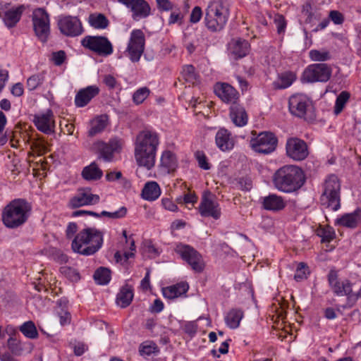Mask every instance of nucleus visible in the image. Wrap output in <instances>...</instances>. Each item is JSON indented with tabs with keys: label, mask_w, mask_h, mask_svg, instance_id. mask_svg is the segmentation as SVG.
<instances>
[{
	"label": "nucleus",
	"mask_w": 361,
	"mask_h": 361,
	"mask_svg": "<svg viewBox=\"0 0 361 361\" xmlns=\"http://www.w3.org/2000/svg\"><path fill=\"white\" fill-rule=\"evenodd\" d=\"M24 9L25 8L23 6H20L16 8L7 11L4 17V21L6 25L8 27H14L20 20Z\"/></svg>",
	"instance_id": "34"
},
{
	"label": "nucleus",
	"mask_w": 361,
	"mask_h": 361,
	"mask_svg": "<svg viewBox=\"0 0 361 361\" xmlns=\"http://www.w3.org/2000/svg\"><path fill=\"white\" fill-rule=\"evenodd\" d=\"M250 45L246 40L236 39L230 44V53L235 59H240L245 56L249 51Z\"/></svg>",
	"instance_id": "28"
},
{
	"label": "nucleus",
	"mask_w": 361,
	"mask_h": 361,
	"mask_svg": "<svg viewBox=\"0 0 361 361\" xmlns=\"http://www.w3.org/2000/svg\"><path fill=\"white\" fill-rule=\"evenodd\" d=\"M276 137L270 132H262L250 140L251 148L256 152L268 154L273 152L277 146Z\"/></svg>",
	"instance_id": "11"
},
{
	"label": "nucleus",
	"mask_w": 361,
	"mask_h": 361,
	"mask_svg": "<svg viewBox=\"0 0 361 361\" xmlns=\"http://www.w3.org/2000/svg\"><path fill=\"white\" fill-rule=\"evenodd\" d=\"M159 144L158 134L150 130H142L136 137L135 159L137 165L148 170L155 165L156 153Z\"/></svg>",
	"instance_id": "1"
},
{
	"label": "nucleus",
	"mask_w": 361,
	"mask_h": 361,
	"mask_svg": "<svg viewBox=\"0 0 361 361\" xmlns=\"http://www.w3.org/2000/svg\"><path fill=\"white\" fill-rule=\"evenodd\" d=\"M32 23L36 35L42 42H46L49 34V16L43 8H38L32 12Z\"/></svg>",
	"instance_id": "13"
},
{
	"label": "nucleus",
	"mask_w": 361,
	"mask_h": 361,
	"mask_svg": "<svg viewBox=\"0 0 361 361\" xmlns=\"http://www.w3.org/2000/svg\"><path fill=\"white\" fill-rule=\"evenodd\" d=\"M229 115L233 123L238 127H243L247 123V114L245 108L238 103H234L230 106Z\"/></svg>",
	"instance_id": "24"
},
{
	"label": "nucleus",
	"mask_w": 361,
	"mask_h": 361,
	"mask_svg": "<svg viewBox=\"0 0 361 361\" xmlns=\"http://www.w3.org/2000/svg\"><path fill=\"white\" fill-rule=\"evenodd\" d=\"M178 161L174 153L169 150L164 151L161 157L160 170L164 173H170L176 171Z\"/></svg>",
	"instance_id": "26"
},
{
	"label": "nucleus",
	"mask_w": 361,
	"mask_h": 361,
	"mask_svg": "<svg viewBox=\"0 0 361 361\" xmlns=\"http://www.w3.org/2000/svg\"><path fill=\"white\" fill-rule=\"evenodd\" d=\"M104 82L111 89L114 88L117 83L116 78L111 75H106L104 76Z\"/></svg>",
	"instance_id": "63"
},
{
	"label": "nucleus",
	"mask_w": 361,
	"mask_h": 361,
	"mask_svg": "<svg viewBox=\"0 0 361 361\" xmlns=\"http://www.w3.org/2000/svg\"><path fill=\"white\" fill-rule=\"evenodd\" d=\"M228 17V4L223 0H214L205 10V25L212 32L221 31L226 25Z\"/></svg>",
	"instance_id": "5"
},
{
	"label": "nucleus",
	"mask_w": 361,
	"mask_h": 361,
	"mask_svg": "<svg viewBox=\"0 0 361 361\" xmlns=\"http://www.w3.org/2000/svg\"><path fill=\"white\" fill-rule=\"evenodd\" d=\"M94 279L100 285H106L111 280V271L106 267H99L94 274Z\"/></svg>",
	"instance_id": "39"
},
{
	"label": "nucleus",
	"mask_w": 361,
	"mask_h": 361,
	"mask_svg": "<svg viewBox=\"0 0 361 361\" xmlns=\"http://www.w3.org/2000/svg\"><path fill=\"white\" fill-rule=\"evenodd\" d=\"M288 109L290 113L298 118L307 121L315 118L314 107L312 101L304 94H295L289 97Z\"/></svg>",
	"instance_id": "7"
},
{
	"label": "nucleus",
	"mask_w": 361,
	"mask_h": 361,
	"mask_svg": "<svg viewBox=\"0 0 361 361\" xmlns=\"http://www.w3.org/2000/svg\"><path fill=\"white\" fill-rule=\"evenodd\" d=\"M183 74L187 81L194 82L196 80L195 68L192 65H187L183 67Z\"/></svg>",
	"instance_id": "51"
},
{
	"label": "nucleus",
	"mask_w": 361,
	"mask_h": 361,
	"mask_svg": "<svg viewBox=\"0 0 361 361\" xmlns=\"http://www.w3.org/2000/svg\"><path fill=\"white\" fill-rule=\"evenodd\" d=\"M198 209L202 217H212L216 220L221 217V212L219 204L209 197L202 198Z\"/></svg>",
	"instance_id": "20"
},
{
	"label": "nucleus",
	"mask_w": 361,
	"mask_h": 361,
	"mask_svg": "<svg viewBox=\"0 0 361 361\" xmlns=\"http://www.w3.org/2000/svg\"><path fill=\"white\" fill-rule=\"evenodd\" d=\"M108 116L106 115H101L96 117L91 121V128L88 134L92 137L102 132L107 126Z\"/></svg>",
	"instance_id": "36"
},
{
	"label": "nucleus",
	"mask_w": 361,
	"mask_h": 361,
	"mask_svg": "<svg viewBox=\"0 0 361 361\" xmlns=\"http://www.w3.org/2000/svg\"><path fill=\"white\" fill-rule=\"evenodd\" d=\"M361 221V209L357 208L352 213L343 214L337 219V224L348 228H355Z\"/></svg>",
	"instance_id": "29"
},
{
	"label": "nucleus",
	"mask_w": 361,
	"mask_h": 361,
	"mask_svg": "<svg viewBox=\"0 0 361 361\" xmlns=\"http://www.w3.org/2000/svg\"><path fill=\"white\" fill-rule=\"evenodd\" d=\"M296 80V75L293 72L286 71L279 75L277 80L274 81V89H286L290 87Z\"/></svg>",
	"instance_id": "33"
},
{
	"label": "nucleus",
	"mask_w": 361,
	"mask_h": 361,
	"mask_svg": "<svg viewBox=\"0 0 361 361\" xmlns=\"http://www.w3.org/2000/svg\"><path fill=\"white\" fill-rule=\"evenodd\" d=\"M149 94V90L146 87H141L136 90L133 95V102L136 104H142Z\"/></svg>",
	"instance_id": "47"
},
{
	"label": "nucleus",
	"mask_w": 361,
	"mask_h": 361,
	"mask_svg": "<svg viewBox=\"0 0 361 361\" xmlns=\"http://www.w3.org/2000/svg\"><path fill=\"white\" fill-rule=\"evenodd\" d=\"M350 97V94L347 91H343L338 95L334 111L336 115H338L343 111Z\"/></svg>",
	"instance_id": "41"
},
{
	"label": "nucleus",
	"mask_w": 361,
	"mask_h": 361,
	"mask_svg": "<svg viewBox=\"0 0 361 361\" xmlns=\"http://www.w3.org/2000/svg\"><path fill=\"white\" fill-rule=\"evenodd\" d=\"M273 184L279 190L290 193L300 189L305 182L303 171L294 165H286L276 171Z\"/></svg>",
	"instance_id": "2"
},
{
	"label": "nucleus",
	"mask_w": 361,
	"mask_h": 361,
	"mask_svg": "<svg viewBox=\"0 0 361 361\" xmlns=\"http://www.w3.org/2000/svg\"><path fill=\"white\" fill-rule=\"evenodd\" d=\"M11 92L15 97L22 96L24 92L23 84L20 82H17L13 85L11 87Z\"/></svg>",
	"instance_id": "58"
},
{
	"label": "nucleus",
	"mask_w": 361,
	"mask_h": 361,
	"mask_svg": "<svg viewBox=\"0 0 361 361\" xmlns=\"http://www.w3.org/2000/svg\"><path fill=\"white\" fill-rule=\"evenodd\" d=\"M189 286L187 283L181 282L173 286H168L162 289L163 295L168 299H174L185 293L188 290Z\"/></svg>",
	"instance_id": "30"
},
{
	"label": "nucleus",
	"mask_w": 361,
	"mask_h": 361,
	"mask_svg": "<svg viewBox=\"0 0 361 361\" xmlns=\"http://www.w3.org/2000/svg\"><path fill=\"white\" fill-rule=\"evenodd\" d=\"M89 23L96 29H105L109 25V20L102 13H92L89 16Z\"/></svg>",
	"instance_id": "38"
},
{
	"label": "nucleus",
	"mask_w": 361,
	"mask_h": 361,
	"mask_svg": "<svg viewBox=\"0 0 361 361\" xmlns=\"http://www.w3.org/2000/svg\"><path fill=\"white\" fill-rule=\"evenodd\" d=\"M317 235L322 238V243L330 242L335 237L334 231L331 228L319 227L317 229Z\"/></svg>",
	"instance_id": "44"
},
{
	"label": "nucleus",
	"mask_w": 361,
	"mask_h": 361,
	"mask_svg": "<svg viewBox=\"0 0 361 361\" xmlns=\"http://www.w3.org/2000/svg\"><path fill=\"white\" fill-rule=\"evenodd\" d=\"M127 8L131 13V18L135 21L147 18L151 14V7L145 0H135Z\"/></svg>",
	"instance_id": "22"
},
{
	"label": "nucleus",
	"mask_w": 361,
	"mask_h": 361,
	"mask_svg": "<svg viewBox=\"0 0 361 361\" xmlns=\"http://www.w3.org/2000/svg\"><path fill=\"white\" fill-rule=\"evenodd\" d=\"M65 58L66 54L63 51L54 52L52 54V59L56 66L61 65L63 63Z\"/></svg>",
	"instance_id": "56"
},
{
	"label": "nucleus",
	"mask_w": 361,
	"mask_h": 361,
	"mask_svg": "<svg viewBox=\"0 0 361 361\" xmlns=\"http://www.w3.org/2000/svg\"><path fill=\"white\" fill-rule=\"evenodd\" d=\"M321 204L333 211L341 207V182L338 178L331 174L325 179L320 197Z\"/></svg>",
	"instance_id": "6"
},
{
	"label": "nucleus",
	"mask_w": 361,
	"mask_h": 361,
	"mask_svg": "<svg viewBox=\"0 0 361 361\" xmlns=\"http://www.w3.org/2000/svg\"><path fill=\"white\" fill-rule=\"evenodd\" d=\"M20 331L25 336L31 339L36 338L38 336L36 326L32 321L23 323L20 327Z\"/></svg>",
	"instance_id": "40"
},
{
	"label": "nucleus",
	"mask_w": 361,
	"mask_h": 361,
	"mask_svg": "<svg viewBox=\"0 0 361 361\" xmlns=\"http://www.w3.org/2000/svg\"><path fill=\"white\" fill-rule=\"evenodd\" d=\"M8 348L12 354L19 356L22 354L23 348L21 343L13 337H10L8 339Z\"/></svg>",
	"instance_id": "45"
},
{
	"label": "nucleus",
	"mask_w": 361,
	"mask_h": 361,
	"mask_svg": "<svg viewBox=\"0 0 361 361\" xmlns=\"http://www.w3.org/2000/svg\"><path fill=\"white\" fill-rule=\"evenodd\" d=\"M238 184L243 190L248 191L252 187V180L249 178H242L239 180Z\"/></svg>",
	"instance_id": "59"
},
{
	"label": "nucleus",
	"mask_w": 361,
	"mask_h": 361,
	"mask_svg": "<svg viewBox=\"0 0 361 361\" xmlns=\"http://www.w3.org/2000/svg\"><path fill=\"white\" fill-rule=\"evenodd\" d=\"M82 45L99 56H107L114 51L111 42L104 36H86L81 41Z\"/></svg>",
	"instance_id": "12"
},
{
	"label": "nucleus",
	"mask_w": 361,
	"mask_h": 361,
	"mask_svg": "<svg viewBox=\"0 0 361 361\" xmlns=\"http://www.w3.org/2000/svg\"><path fill=\"white\" fill-rule=\"evenodd\" d=\"M31 210L30 204L23 199H16L8 204L1 214L4 224L9 228H16L26 222Z\"/></svg>",
	"instance_id": "4"
},
{
	"label": "nucleus",
	"mask_w": 361,
	"mask_h": 361,
	"mask_svg": "<svg viewBox=\"0 0 361 361\" xmlns=\"http://www.w3.org/2000/svg\"><path fill=\"white\" fill-rule=\"evenodd\" d=\"M145 37L141 30H133L124 52L133 63L138 62L145 51Z\"/></svg>",
	"instance_id": "10"
},
{
	"label": "nucleus",
	"mask_w": 361,
	"mask_h": 361,
	"mask_svg": "<svg viewBox=\"0 0 361 361\" xmlns=\"http://www.w3.org/2000/svg\"><path fill=\"white\" fill-rule=\"evenodd\" d=\"M328 281L333 292L338 296H347L350 300H357L360 296V289L353 292V283L348 279L339 280L337 272L331 270L328 274Z\"/></svg>",
	"instance_id": "9"
},
{
	"label": "nucleus",
	"mask_w": 361,
	"mask_h": 361,
	"mask_svg": "<svg viewBox=\"0 0 361 361\" xmlns=\"http://www.w3.org/2000/svg\"><path fill=\"white\" fill-rule=\"evenodd\" d=\"M332 70L326 63H314L310 65L303 73V79L308 82L328 81L331 75Z\"/></svg>",
	"instance_id": "14"
},
{
	"label": "nucleus",
	"mask_w": 361,
	"mask_h": 361,
	"mask_svg": "<svg viewBox=\"0 0 361 361\" xmlns=\"http://www.w3.org/2000/svg\"><path fill=\"white\" fill-rule=\"evenodd\" d=\"M161 202H162L163 207L167 210H169L171 212H176L178 209L177 205L168 198L162 199Z\"/></svg>",
	"instance_id": "60"
},
{
	"label": "nucleus",
	"mask_w": 361,
	"mask_h": 361,
	"mask_svg": "<svg viewBox=\"0 0 361 361\" xmlns=\"http://www.w3.org/2000/svg\"><path fill=\"white\" fill-rule=\"evenodd\" d=\"M78 229L77 224L75 223H69L66 228V235L68 238H72L76 233Z\"/></svg>",
	"instance_id": "64"
},
{
	"label": "nucleus",
	"mask_w": 361,
	"mask_h": 361,
	"mask_svg": "<svg viewBox=\"0 0 361 361\" xmlns=\"http://www.w3.org/2000/svg\"><path fill=\"white\" fill-rule=\"evenodd\" d=\"M102 171L93 162L85 167L82 171V177L87 180H98L102 176Z\"/></svg>",
	"instance_id": "37"
},
{
	"label": "nucleus",
	"mask_w": 361,
	"mask_h": 361,
	"mask_svg": "<svg viewBox=\"0 0 361 361\" xmlns=\"http://www.w3.org/2000/svg\"><path fill=\"white\" fill-rule=\"evenodd\" d=\"M58 25L61 33L69 37L80 35L83 31L81 22L77 17H62L59 20Z\"/></svg>",
	"instance_id": "17"
},
{
	"label": "nucleus",
	"mask_w": 361,
	"mask_h": 361,
	"mask_svg": "<svg viewBox=\"0 0 361 361\" xmlns=\"http://www.w3.org/2000/svg\"><path fill=\"white\" fill-rule=\"evenodd\" d=\"M158 8L163 11H169L173 8V5L169 0H157Z\"/></svg>",
	"instance_id": "61"
},
{
	"label": "nucleus",
	"mask_w": 361,
	"mask_h": 361,
	"mask_svg": "<svg viewBox=\"0 0 361 361\" xmlns=\"http://www.w3.org/2000/svg\"><path fill=\"white\" fill-rule=\"evenodd\" d=\"M262 206L266 210L278 212L286 207V202L276 194H270L262 198Z\"/></svg>",
	"instance_id": "27"
},
{
	"label": "nucleus",
	"mask_w": 361,
	"mask_h": 361,
	"mask_svg": "<svg viewBox=\"0 0 361 361\" xmlns=\"http://www.w3.org/2000/svg\"><path fill=\"white\" fill-rule=\"evenodd\" d=\"M243 315V312L241 310L236 308L231 309L225 316V322L230 329H237L240 325Z\"/></svg>",
	"instance_id": "35"
},
{
	"label": "nucleus",
	"mask_w": 361,
	"mask_h": 361,
	"mask_svg": "<svg viewBox=\"0 0 361 361\" xmlns=\"http://www.w3.org/2000/svg\"><path fill=\"white\" fill-rule=\"evenodd\" d=\"M196 159L198 161L199 166L204 170H209L210 165L207 162V159L202 152H197L195 154Z\"/></svg>",
	"instance_id": "52"
},
{
	"label": "nucleus",
	"mask_w": 361,
	"mask_h": 361,
	"mask_svg": "<svg viewBox=\"0 0 361 361\" xmlns=\"http://www.w3.org/2000/svg\"><path fill=\"white\" fill-rule=\"evenodd\" d=\"M133 289L129 285L123 286L116 295V304L122 308L130 305L133 298Z\"/></svg>",
	"instance_id": "31"
},
{
	"label": "nucleus",
	"mask_w": 361,
	"mask_h": 361,
	"mask_svg": "<svg viewBox=\"0 0 361 361\" xmlns=\"http://www.w3.org/2000/svg\"><path fill=\"white\" fill-rule=\"evenodd\" d=\"M202 12L200 6H195L190 14V22L196 23L199 22L202 18Z\"/></svg>",
	"instance_id": "54"
},
{
	"label": "nucleus",
	"mask_w": 361,
	"mask_h": 361,
	"mask_svg": "<svg viewBox=\"0 0 361 361\" xmlns=\"http://www.w3.org/2000/svg\"><path fill=\"white\" fill-rule=\"evenodd\" d=\"M174 250L193 271L200 273L204 270V262L202 256L192 246L179 243L176 244Z\"/></svg>",
	"instance_id": "8"
},
{
	"label": "nucleus",
	"mask_w": 361,
	"mask_h": 361,
	"mask_svg": "<svg viewBox=\"0 0 361 361\" xmlns=\"http://www.w3.org/2000/svg\"><path fill=\"white\" fill-rule=\"evenodd\" d=\"M53 117L52 111L48 109L44 114L35 115L33 121L39 131L49 135L54 132L55 124Z\"/></svg>",
	"instance_id": "19"
},
{
	"label": "nucleus",
	"mask_w": 361,
	"mask_h": 361,
	"mask_svg": "<svg viewBox=\"0 0 361 361\" xmlns=\"http://www.w3.org/2000/svg\"><path fill=\"white\" fill-rule=\"evenodd\" d=\"M307 270L308 268L305 263H299L294 275L295 280L299 281L306 279L307 274H309Z\"/></svg>",
	"instance_id": "48"
},
{
	"label": "nucleus",
	"mask_w": 361,
	"mask_h": 361,
	"mask_svg": "<svg viewBox=\"0 0 361 361\" xmlns=\"http://www.w3.org/2000/svg\"><path fill=\"white\" fill-rule=\"evenodd\" d=\"M99 89L95 85L88 86L86 88L80 90L75 98V104L78 107L86 106L92 98L97 95Z\"/></svg>",
	"instance_id": "25"
},
{
	"label": "nucleus",
	"mask_w": 361,
	"mask_h": 361,
	"mask_svg": "<svg viewBox=\"0 0 361 361\" xmlns=\"http://www.w3.org/2000/svg\"><path fill=\"white\" fill-rule=\"evenodd\" d=\"M60 272L61 274H63L65 277L71 281H78L80 279V274L78 271L70 267L64 266L61 267L60 268Z\"/></svg>",
	"instance_id": "46"
},
{
	"label": "nucleus",
	"mask_w": 361,
	"mask_h": 361,
	"mask_svg": "<svg viewBox=\"0 0 361 361\" xmlns=\"http://www.w3.org/2000/svg\"><path fill=\"white\" fill-rule=\"evenodd\" d=\"M44 76L43 73L32 75L27 80V87L30 91L35 90L44 82Z\"/></svg>",
	"instance_id": "42"
},
{
	"label": "nucleus",
	"mask_w": 361,
	"mask_h": 361,
	"mask_svg": "<svg viewBox=\"0 0 361 361\" xmlns=\"http://www.w3.org/2000/svg\"><path fill=\"white\" fill-rule=\"evenodd\" d=\"M215 94L225 103L233 104L239 99L238 91L228 83H217L214 87Z\"/></svg>",
	"instance_id": "21"
},
{
	"label": "nucleus",
	"mask_w": 361,
	"mask_h": 361,
	"mask_svg": "<svg viewBox=\"0 0 361 361\" xmlns=\"http://www.w3.org/2000/svg\"><path fill=\"white\" fill-rule=\"evenodd\" d=\"M87 349V345L82 342H78L73 345L74 354L76 356L82 355Z\"/></svg>",
	"instance_id": "55"
},
{
	"label": "nucleus",
	"mask_w": 361,
	"mask_h": 361,
	"mask_svg": "<svg viewBox=\"0 0 361 361\" xmlns=\"http://www.w3.org/2000/svg\"><path fill=\"white\" fill-rule=\"evenodd\" d=\"M157 345L154 343H144L140 345L139 352L141 355H150L155 353Z\"/></svg>",
	"instance_id": "49"
},
{
	"label": "nucleus",
	"mask_w": 361,
	"mask_h": 361,
	"mask_svg": "<svg viewBox=\"0 0 361 361\" xmlns=\"http://www.w3.org/2000/svg\"><path fill=\"white\" fill-rule=\"evenodd\" d=\"M275 23L276 25L278 33L281 34L285 31L286 27V21L283 16H277V17L275 18Z\"/></svg>",
	"instance_id": "53"
},
{
	"label": "nucleus",
	"mask_w": 361,
	"mask_h": 361,
	"mask_svg": "<svg viewBox=\"0 0 361 361\" xmlns=\"http://www.w3.org/2000/svg\"><path fill=\"white\" fill-rule=\"evenodd\" d=\"M215 142L218 148L223 152L231 150L235 145L231 133L226 128H220L217 131Z\"/></svg>",
	"instance_id": "23"
},
{
	"label": "nucleus",
	"mask_w": 361,
	"mask_h": 361,
	"mask_svg": "<svg viewBox=\"0 0 361 361\" xmlns=\"http://www.w3.org/2000/svg\"><path fill=\"white\" fill-rule=\"evenodd\" d=\"M309 56L313 61H325L331 59L330 53L326 50L312 49L310 51Z\"/></svg>",
	"instance_id": "43"
},
{
	"label": "nucleus",
	"mask_w": 361,
	"mask_h": 361,
	"mask_svg": "<svg viewBox=\"0 0 361 361\" xmlns=\"http://www.w3.org/2000/svg\"><path fill=\"white\" fill-rule=\"evenodd\" d=\"M164 309V303L159 299H156L154 301V303L150 307V311L152 312L159 313L161 312Z\"/></svg>",
	"instance_id": "62"
},
{
	"label": "nucleus",
	"mask_w": 361,
	"mask_h": 361,
	"mask_svg": "<svg viewBox=\"0 0 361 361\" xmlns=\"http://www.w3.org/2000/svg\"><path fill=\"white\" fill-rule=\"evenodd\" d=\"M99 200V196L92 194L90 188H82L70 199L68 205L71 209H75L85 205L96 204Z\"/></svg>",
	"instance_id": "15"
},
{
	"label": "nucleus",
	"mask_w": 361,
	"mask_h": 361,
	"mask_svg": "<svg viewBox=\"0 0 361 361\" xmlns=\"http://www.w3.org/2000/svg\"><path fill=\"white\" fill-rule=\"evenodd\" d=\"M103 234L95 228H87L80 231L72 242L74 252L83 255H92L102 246Z\"/></svg>",
	"instance_id": "3"
},
{
	"label": "nucleus",
	"mask_w": 361,
	"mask_h": 361,
	"mask_svg": "<svg viewBox=\"0 0 361 361\" xmlns=\"http://www.w3.org/2000/svg\"><path fill=\"white\" fill-rule=\"evenodd\" d=\"M127 214V209L125 207H121L117 211L109 212L106 211L102 212V216H107L111 219H121L124 217Z\"/></svg>",
	"instance_id": "50"
},
{
	"label": "nucleus",
	"mask_w": 361,
	"mask_h": 361,
	"mask_svg": "<svg viewBox=\"0 0 361 361\" xmlns=\"http://www.w3.org/2000/svg\"><path fill=\"white\" fill-rule=\"evenodd\" d=\"M329 17L336 25H340L343 22V15L337 11H331L329 13Z\"/></svg>",
	"instance_id": "57"
},
{
	"label": "nucleus",
	"mask_w": 361,
	"mask_h": 361,
	"mask_svg": "<svg viewBox=\"0 0 361 361\" xmlns=\"http://www.w3.org/2000/svg\"><path fill=\"white\" fill-rule=\"evenodd\" d=\"M123 144V140L118 137L111 139L109 142H99L98 144L99 157L105 161H112L114 154L120 152Z\"/></svg>",
	"instance_id": "18"
},
{
	"label": "nucleus",
	"mask_w": 361,
	"mask_h": 361,
	"mask_svg": "<svg viewBox=\"0 0 361 361\" xmlns=\"http://www.w3.org/2000/svg\"><path fill=\"white\" fill-rule=\"evenodd\" d=\"M286 154L295 161L304 160L309 154L307 143L298 137H290L286 145Z\"/></svg>",
	"instance_id": "16"
},
{
	"label": "nucleus",
	"mask_w": 361,
	"mask_h": 361,
	"mask_svg": "<svg viewBox=\"0 0 361 361\" xmlns=\"http://www.w3.org/2000/svg\"><path fill=\"white\" fill-rule=\"evenodd\" d=\"M161 195V189L159 184L155 181H149L145 183L142 190L143 199L149 201L157 200Z\"/></svg>",
	"instance_id": "32"
}]
</instances>
